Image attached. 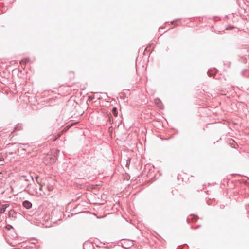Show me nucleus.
<instances>
[{"label": "nucleus", "mask_w": 249, "mask_h": 249, "mask_svg": "<svg viewBox=\"0 0 249 249\" xmlns=\"http://www.w3.org/2000/svg\"><path fill=\"white\" fill-rule=\"evenodd\" d=\"M159 103H160V105H159V107L160 108V109H162L163 108V105L162 104V103H161V101L160 100H158L157 101H156V104H158Z\"/></svg>", "instance_id": "nucleus-11"}, {"label": "nucleus", "mask_w": 249, "mask_h": 249, "mask_svg": "<svg viewBox=\"0 0 249 249\" xmlns=\"http://www.w3.org/2000/svg\"><path fill=\"white\" fill-rule=\"evenodd\" d=\"M88 245H91V243H85L84 244V248H85Z\"/></svg>", "instance_id": "nucleus-16"}, {"label": "nucleus", "mask_w": 249, "mask_h": 249, "mask_svg": "<svg viewBox=\"0 0 249 249\" xmlns=\"http://www.w3.org/2000/svg\"><path fill=\"white\" fill-rule=\"evenodd\" d=\"M128 242L129 243V244L128 245L129 246L128 247V246H125L124 245H123V247L124 248L128 249L130 246L133 245V243L131 241H129Z\"/></svg>", "instance_id": "nucleus-14"}, {"label": "nucleus", "mask_w": 249, "mask_h": 249, "mask_svg": "<svg viewBox=\"0 0 249 249\" xmlns=\"http://www.w3.org/2000/svg\"><path fill=\"white\" fill-rule=\"evenodd\" d=\"M36 186V185L35 184L32 185L31 183H28L27 186V191L30 194L32 195H36V194L41 195V193L37 191Z\"/></svg>", "instance_id": "nucleus-1"}, {"label": "nucleus", "mask_w": 249, "mask_h": 249, "mask_svg": "<svg viewBox=\"0 0 249 249\" xmlns=\"http://www.w3.org/2000/svg\"><path fill=\"white\" fill-rule=\"evenodd\" d=\"M9 226H10V228H8V230H10L11 228H13V227L10 226V225H9Z\"/></svg>", "instance_id": "nucleus-23"}, {"label": "nucleus", "mask_w": 249, "mask_h": 249, "mask_svg": "<svg viewBox=\"0 0 249 249\" xmlns=\"http://www.w3.org/2000/svg\"><path fill=\"white\" fill-rule=\"evenodd\" d=\"M12 144H16L17 146H18L19 145H24L25 146H28V147H29L30 146V144L28 143H12Z\"/></svg>", "instance_id": "nucleus-9"}, {"label": "nucleus", "mask_w": 249, "mask_h": 249, "mask_svg": "<svg viewBox=\"0 0 249 249\" xmlns=\"http://www.w3.org/2000/svg\"><path fill=\"white\" fill-rule=\"evenodd\" d=\"M9 206V205H7L6 204L4 206H2L0 210V213L2 214L4 213L6 211V209L7 207Z\"/></svg>", "instance_id": "nucleus-7"}, {"label": "nucleus", "mask_w": 249, "mask_h": 249, "mask_svg": "<svg viewBox=\"0 0 249 249\" xmlns=\"http://www.w3.org/2000/svg\"><path fill=\"white\" fill-rule=\"evenodd\" d=\"M190 216H191V220L196 221L198 219V217L197 215L194 214H191Z\"/></svg>", "instance_id": "nucleus-8"}, {"label": "nucleus", "mask_w": 249, "mask_h": 249, "mask_svg": "<svg viewBox=\"0 0 249 249\" xmlns=\"http://www.w3.org/2000/svg\"><path fill=\"white\" fill-rule=\"evenodd\" d=\"M17 213L13 210H10L8 212V216L9 217H15Z\"/></svg>", "instance_id": "nucleus-4"}, {"label": "nucleus", "mask_w": 249, "mask_h": 249, "mask_svg": "<svg viewBox=\"0 0 249 249\" xmlns=\"http://www.w3.org/2000/svg\"><path fill=\"white\" fill-rule=\"evenodd\" d=\"M23 126L21 124H18L16 125L14 130L13 132H11V133H13L14 132L19 131L22 129Z\"/></svg>", "instance_id": "nucleus-3"}, {"label": "nucleus", "mask_w": 249, "mask_h": 249, "mask_svg": "<svg viewBox=\"0 0 249 249\" xmlns=\"http://www.w3.org/2000/svg\"><path fill=\"white\" fill-rule=\"evenodd\" d=\"M19 150H20V151H26V149H25V148H20V149H19V148H18V151H19Z\"/></svg>", "instance_id": "nucleus-18"}, {"label": "nucleus", "mask_w": 249, "mask_h": 249, "mask_svg": "<svg viewBox=\"0 0 249 249\" xmlns=\"http://www.w3.org/2000/svg\"><path fill=\"white\" fill-rule=\"evenodd\" d=\"M108 118H109V121L111 122V118H112L111 114L110 113H109L108 114Z\"/></svg>", "instance_id": "nucleus-17"}, {"label": "nucleus", "mask_w": 249, "mask_h": 249, "mask_svg": "<svg viewBox=\"0 0 249 249\" xmlns=\"http://www.w3.org/2000/svg\"><path fill=\"white\" fill-rule=\"evenodd\" d=\"M24 177L25 178V180L27 182L34 181L33 177L31 175H29L28 176H24Z\"/></svg>", "instance_id": "nucleus-5"}, {"label": "nucleus", "mask_w": 249, "mask_h": 249, "mask_svg": "<svg viewBox=\"0 0 249 249\" xmlns=\"http://www.w3.org/2000/svg\"><path fill=\"white\" fill-rule=\"evenodd\" d=\"M22 205L26 209H29L32 208V204L28 200H25L23 201Z\"/></svg>", "instance_id": "nucleus-2"}, {"label": "nucleus", "mask_w": 249, "mask_h": 249, "mask_svg": "<svg viewBox=\"0 0 249 249\" xmlns=\"http://www.w3.org/2000/svg\"><path fill=\"white\" fill-rule=\"evenodd\" d=\"M215 73H216V70H214V71L213 72L212 71V70H209L208 71V72H207L208 75L209 76H210V77L214 76Z\"/></svg>", "instance_id": "nucleus-6"}, {"label": "nucleus", "mask_w": 249, "mask_h": 249, "mask_svg": "<svg viewBox=\"0 0 249 249\" xmlns=\"http://www.w3.org/2000/svg\"><path fill=\"white\" fill-rule=\"evenodd\" d=\"M29 61V58H26L25 59H23L21 60L20 61V63H28V62Z\"/></svg>", "instance_id": "nucleus-13"}, {"label": "nucleus", "mask_w": 249, "mask_h": 249, "mask_svg": "<svg viewBox=\"0 0 249 249\" xmlns=\"http://www.w3.org/2000/svg\"><path fill=\"white\" fill-rule=\"evenodd\" d=\"M112 113L114 116H117L118 114V111L116 107H113L112 110Z\"/></svg>", "instance_id": "nucleus-10"}, {"label": "nucleus", "mask_w": 249, "mask_h": 249, "mask_svg": "<svg viewBox=\"0 0 249 249\" xmlns=\"http://www.w3.org/2000/svg\"><path fill=\"white\" fill-rule=\"evenodd\" d=\"M4 160V158L3 157V155L2 153H0V162Z\"/></svg>", "instance_id": "nucleus-15"}, {"label": "nucleus", "mask_w": 249, "mask_h": 249, "mask_svg": "<svg viewBox=\"0 0 249 249\" xmlns=\"http://www.w3.org/2000/svg\"><path fill=\"white\" fill-rule=\"evenodd\" d=\"M200 227V225H197V226H196L195 229H196L198 228H199V227Z\"/></svg>", "instance_id": "nucleus-21"}, {"label": "nucleus", "mask_w": 249, "mask_h": 249, "mask_svg": "<svg viewBox=\"0 0 249 249\" xmlns=\"http://www.w3.org/2000/svg\"><path fill=\"white\" fill-rule=\"evenodd\" d=\"M190 220H191V219H190L189 218H187V221L188 222H189V221H190Z\"/></svg>", "instance_id": "nucleus-22"}, {"label": "nucleus", "mask_w": 249, "mask_h": 249, "mask_svg": "<svg viewBox=\"0 0 249 249\" xmlns=\"http://www.w3.org/2000/svg\"><path fill=\"white\" fill-rule=\"evenodd\" d=\"M89 100H92L93 99H94V97L92 96H89Z\"/></svg>", "instance_id": "nucleus-19"}, {"label": "nucleus", "mask_w": 249, "mask_h": 249, "mask_svg": "<svg viewBox=\"0 0 249 249\" xmlns=\"http://www.w3.org/2000/svg\"><path fill=\"white\" fill-rule=\"evenodd\" d=\"M38 178V176H36V177H35V178H36V180L37 183L38 184H39L40 185V187H39V191H41V190H42V189L43 186H42V185H41V184H40V183L38 181V180H37Z\"/></svg>", "instance_id": "nucleus-12"}, {"label": "nucleus", "mask_w": 249, "mask_h": 249, "mask_svg": "<svg viewBox=\"0 0 249 249\" xmlns=\"http://www.w3.org/2000/svg\"><path fill=\"white\" fill-rule=\"evenodd\" d=\"M180 20H181V19H176V20H174V21H173L172 22V24H173L175 21H180Z\"/></svg>", "instance_id": "nucleus-20"}, {"label": "nucleus", "mask_w": 249, "mask_h": 249, "mask_svg": "<svg viewBox=\"0 0 249 249\" xmlns=\"http://www.w3.org/2000/svg\"><path fill=\"white\" fill-rule=\"evenodd\" d=\"M191 229H193V226H191Z\"/></svg>", "instance_id": "nucleus-24"}]
</instances>
